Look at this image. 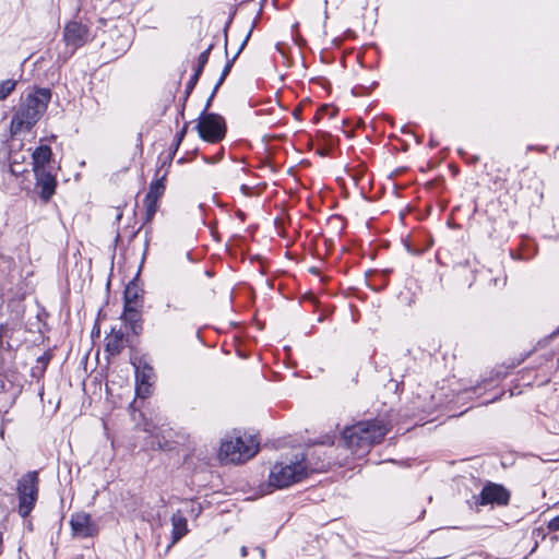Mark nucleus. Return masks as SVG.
I'll return each mask as SVG.
<instances>
[{"instance_id": "nucleus-7", "label": "nucleus", "mask_w": 559, "mask_h": 559, "mask_svg": "<svg viewBox=\"0 0 559 559\" xmlns=\"http://www.w3.org/2000/svg\"><path fill=\"white\" fill-rule=\"evenodd\" d=\"M510 500V492L501 485L489 483L481 489L476 502L480 506L498 504L507 506Z\"/></svg>"}, {"instance_id": "nucleus-1", "label": "nucleus", "mask_w": 559, "mask_h": 559, "mask_svg": "<svg viewBox=\"0 0 559 559\" xmlns=\"http://www.w3.org/2000/svg\"><path fill=\"white\" fill-rule=\"evenodd\" d=\"M386 432L388 428L381 420L358 421L344 429L342 442L353 456L361 459L373 444L382 441Z\"/></svg>"}, {"instance_id": "nucleus-10", "label": "nucleus", "mask_w": 559, "mask_h": 559, "mask_svg": "<svg viewBox=\"0 0 559 559\" xmlns=\"http://www.w3.org/2000/svg\"><path fill=\"white\" fill-rule=\"evenodd\" d=\"M34 175L36 179L35 188L38 190L39 198L44 202H48L56 191V176L51 170H38Z\"/></svg>"}, {"instance_id": "nucleus-12", "label": "nucleus", "mask_w": 559, "mask_h": 559, "mask_svg": "<svg viewBox=\"0 0 559 559\" xmlns=\"http://www.w3.org/2000/svg\"><path fill=\"white\" fill-rule=\"evenodd\" d=\"M52 158V151L48 145H40L34 150L32 153V165L33 171L38 170H51L52 166L50 165Z\"/></svg>"}, {"instance_id": "nucleus-6", "label": "nucleus", "mask_w": 559, "mask_h": 559, "mask_svg": "<svg viewBox=\"0 0 559 559\" xmlns=\"http://www.w3.org/2000/svg\"><path fill=\"white\" fill-rule=\"evenodd\" d=\"M212 98L206 102L203 112L200 115L197 129L201 139L206 142L216 143L225 136L226 127L222 116L206 112L211 106Z\"/></svg>"}, {"instance_id": "nucleus-15", "label": "nucleus", "mask_w": 559, "mask_h": 559, "mask_svg": "<svg viewBox=\"0 0 559 559\" xmlns=\"http://www.w3.org/2000/svg\"><path fill=\"white\" fill-rule=\"evenodd\" d=\"M171 525L173 544H176L188 533L187 519L178 511L171 516Z\"/></svg>"}, {"instance_id": "nucleus-17", "label": "nucleus", "mask_w": 559, "mask_h": 559, "mask_svg": "<svg viewBox=\"0 0 559 559\" xmlns=\"http://www.w3.org/2000/svg\"><path fill=\"white\" fill-rule=\"evenodd\" d=\"M165 191L164 178L157 179L150 185L145 197L158 200Z\"/></svg>"}, {"instance_id": "nucleus-16", "label": "nucleus", "mask_w": 559, "mask_h": 559, "mask_svg": "<svg viewBox=\"0 0 559 559\" xmlns=\"http://www.w3.org/2000/svg\"><path fill=\"white\" fill-rule=\"evenodd\" d=\"M17 81L8 79L0 81V102L7 99L16 88Z\"/></svg>"}, {"instance_id": "nucleus-27", "label": "nucleus", "mask_w": 559, "mask_h": 559, "mask_svg": "<svg viewBox=\"0 0 559 559\" xmlns=\"http://www.w3.org/2000/svg\"><path fill=\"white\" fill-rule=\"evenodd\" d=\"M157 447H158L159 449H165V448H166V445H164V444H163L162 442H159V441H157Z\"/></svg>"}, {"instance_id": "nucleus-9", "label": "nucleus", "mask_w": 559, "mask_h": 559, "mask_svg": "<svg viewBox=\"0 0 559 559\" xmlns=\"http://www.w3.org/2000/svg\"><path fill=\"white\" fill-rule=\"evenodd\" d=\"M63 39L68 47L75 50L87 41L88 29L85 25L76 21L69 22L64 27Z\"/></svg>"}, {"instance_id": "nucleus-18", "label": "nucleus", "mask_w": 559, "mask_h": 559, "mask_svg": "<svg viewBox=\"0 0 559 559\" xmlns=\"http://www.w3.org/2000/svg\"><path fill=\"white\" fill-rule=\"evenodd\" d=\"M157 201L155 199L145 197L144 198V206H145V221L150 222L157 211Z\"/></svg>"}, {"instance_id": "nucleus-21", "label": "nucleus", "mask_w": 559, "mask_h": 559, "mask_svg": "<svg viewBox=\"0 0 559 559\" xmlns=\"http://www.w3.org/2000/svg\"><path fill=\"white\" fill-rule=\"evenodd\" d=\"M548 528L550 531H559V515L551 519L548 523Z\"/></svg>"}, {"instance_id": "nucleus-23", "label": "nucleus", "mask_w": 559, "mask_h": 559, "mask_svg": "<svg viewBox=\"0 0 559 559\" xmlns=\"http://www.w3.org/2000/svg\"><path fill=\"white\" fill-rule=\"evenodd\" d=\"M187 132V124L183 126V128L181 129V131L178 133V141H177V145H179V143L181 142V140L183 139L185 134Z\"/></svg>"}, {"instance_id": "nucleus-14", "label": "nucleus", "mask_w": 559, "mask_h": 559, "mask_svg": "<svg viewBox=\"0 0 559 559\" xmlns=\"http://www.w3.org/2000/svg\"><path fill=\"white\" fill-rule=\"evenodd\" d=\"M124 348V334L121 331L112 330L106 337V352L111 355H118Z\"/></svg>"}, {"instance_id": "nucleus-26", "label": "nucleus", "mask_w": 559, "mask_h": 559, "mask_svg": "<svg viewBox=\"0 0 559 559\" xmlns=\"http://www.w3.org/2000/svg\"><path fill=\"white\" fill-rule=\"evenodd\" d=\"M240 554H241V556H242V557H246V556L248 555V549H247V547H245V546H243V547H241V549H240Z\"/></svg>"}, {"instance_id": "nucleus-3", "label": "nucleus", "mask_w": 559, "mask_h": 559, "mask_svg": "<svg viewBox=\"0 0 559 559\" xmlns=\"http://www.w3.org/2000/svg\"><path fill=\"white\" fill-rule=\"evenodd\" d=\"M306 455L297 453L276 462L269 475V485L282 489L302 480L307 476Z\"/></svg>"}, {"instance_id": "nucleus-25", "label": "nucleus", "mask_w": 559, "mask_h": 559, "mask_svg": "<svg viewBox=\"0 0 559 559\" xmlns=\"http://www.w3.org/2000/svg\"><path fill=\"white\" fill-rule=\"evenodd\" d=\"M203 68H204V67H201V63H199V62H198V66H197V68H195V70H194L193 75H195L197 78H200V75H201V73H202V71H203Z\"/></svg>"}, {"instance_id": "nucleus-20", "label": "nucleus", "mask_w": 559, "mask_h": 559, "mask_svg": "<svg viewBox=\"0 0 559 559\" xmlns=\"http://www.w3.org/2000/svg\"><path fill=\"white\" fill-rule=\"evenodd\" d=\"M212 46H210L207 49H205L203 52L200 53L198 58V62L201 63V67H204L209 60L210 51Z\"/></svg>"}, {"instance_id": "nucleus-24", "label": "nucleus", "mask_w": 559, "mask_h": 559, "mask_svg": "<svg viewBox=\"0 0 559 559\" xmlns=\"http://www.w3.org/2000/svg\"><path fill=\"white\" fill-rule=\"evenodd\" d=\"M203 68H204V67H201V63H199V62H198V66H197V68H195V70H194L193 75H195L197 78H200V75H201V73H202V71H203Z\"/></svg>"}, {"instance_id": "nucleus-11", "label": "nucleus", "mask_w": 559, "mask_h": 559, "mask_svg": "<svg viewBox=\"0 0 559 559\" xmlns=\"http://www.w3.org/2000/svg\"><path fill=\"white\" fill-rule=\"evenodd\" d=\"M70 525L74 536L90 537L96 533V526L86 512H78L71 516Z\"/></svg>"}, {"instance_id": "nucleus-30", "label": "nucleus", "mask_w": 559, "mask_h": 559, "mask_svg": "<svg viewBox=\"0 0 559 559\" xmlns=\"http://www.w3.org/2000/svg\"><path fill=\"white\" fill-rule=\"evenodd\" d=\"M121 216H122V214H121V213H119V214L117 215V219H120V218H121Z\"/></svg>"}, {"instance_id": "nucleus-19", "label": "nucleus", "mask_w": 559, "mask_h": 559, "mask_svg": "<svg viewBox=\"0 0 559 559\" xmlns=\"http://www.w3.org/2000/svg\"><path fill=\"white\" fill-rule=\"evenodd\" d=\"M231 63H233V60H231V61H228V62L225 64V67H224L223 71H222V74H221V76H219V80L217 81V83H216V85H215V87H214V90H213V92H212V94H211V96H210L211 98H213V97H214V95H215V93H216L217 88L219 87V85L224 82V80H225V79H226V76L228 75V73H229V71H230V69H231Z\"/></svg>"}, {"instance_id": "nucleus-22", "label": "nucleus", "mask_w": 559, "mask_h": 559, "mask_svg": "<svg viewBox=\"0 0 559 559\" xmlns=\"http://www.w3.org/2000/svg\"><path fill=\"white\" fill-rule=\"evenodd\" d=\"M198 80H199V78H197L195 75H192L190 78V80L187 83V93H190L192 91V88L195 86Z\"/></svg>"}, {"instance_id": "nucleus-5", "label": "nucleus", "mask_w": 559, "mask_h": 559, "mask_svg": "<svg viewBox=\"0 0 559 559\" xmlns=\"http://www.w3.org/2000/svg\"><path fill=\"white\" fill-rule=\"evenodd\" d=\"M38 483V473L35 471L27 472L17 480L19 514L22 518L28 516L36 504Z\"/></svg>"}, {"instance_id": "nucleus-28", "label": "nucleus", "mask_w": 559, "mask_h": 559, "mask_svg": "<svg viewBox=\"0 0 559 559\" xmlns=\"http://www.w3.org/2000/svg\"><path fill=\"white\" fill-rule=\"evenodd\" d=\"M5 263H8V265H11L13 263V261L11 259H3Z\"/></svg>"}, {"instance_id": "nucleus-13", "label": "nucleus", "mask_w": 559, "mask_h": 559, "mask_svg": "<svg viewBox=\"0 0 559 559\" xmlns=\"http://www.w3.org/2000/svg\"><path fill=\"white\" fill-rule=\"evenodd\" d=\"M152 368L144 367L143 370L136 371V395L146 397L151 393Z\"/></svg>"}, {"instance_id": "nucleus-8", "label": "nucleus", "mask_w": 559, "mask_h": 559, "mask_svg": "<svg viewBox=\"0 0 559 559\" xmlns=\"http://www.w3.org/2000/svg\"><path fill=\"white\" fill-rule=\"evenodd\" d=\"M141 288L134 281H131L124 289V310L122 319L133 323L138 321V306Z\"/></svg>"}, {"instance_id": "nucleus-4", "label": "nucleus", "mask_w": 559, "mask_h": 559, "mask_svg": "<svg viewBox=\"0 0 559 559\" xmlns=\"http://www.w3.org/2000/svg\"><path fill=\"white\" fill-rule=\"evenodd\" d=\"M258 452V442L252 436H227L219 445L218 460L223 464H239Z\"/></svg>"}, {"instance_id": "nucleus-29", "label": "nucleus", "mask_w": 559, "mask_h": 559, "mask_svg": "<svg viewBox=\"0 0 559 559\" xmlns=\"http://www.w3.org/2000/svg\"><path fill=\"white\" fill-rule=\"evenodd\" d=\"M144 430H145V431H147V432L153 433V431L148 428V426H147V425L145 426Z\"/></svg>"}, {"instance_id": "nucleus-2", "label": "nucleus", "mask_w": 559, "mask_h": 559, "mask_svg": "<svg viewBox=\"0 0 559 559\" xmlns=\"http://www.w3.org/2000/svg\"><path fill=\"white\" fill-rule=\"evenodd\" d=\"M51 99L49 88L39 87L29 92L21 99L11 120V132L13 134L22 131H29L47 110Z\"/></svg>"}]
</instances>
